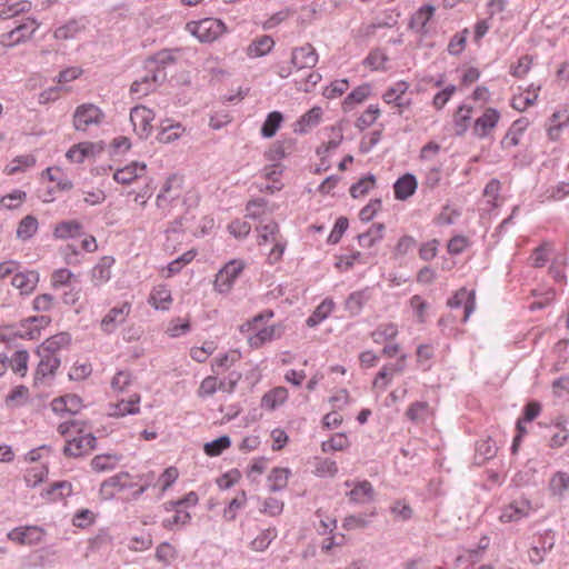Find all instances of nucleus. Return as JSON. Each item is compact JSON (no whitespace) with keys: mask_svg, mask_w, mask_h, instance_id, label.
I'll return each mask as SVG.
<instances>
[{"mask_svg":"<svg viewBox=\"0 0 569 569\" xmlns=\"http://www.w3.org/2000/svg\"><path fill=\"white\" fill-rule=\"evenodd\" d=\"M186 29L200 42H212L227 30L224 23L214 18H204L199 21H190Z\"/></svg>","mask_w":569,"mask_h":569,"instance_id":"1","label":"nucleus"},{"mask_svg":"<svg viewBox=\"0 0 569 569\" xmlns=\"http://www.w3.org/2000/svg\"><path fill=\"white\" fill-rule=\"evenodd\" d=\"M167 80V72L163 70H152L149 66H144V74L139 77L130 88V92L137 98L147 96L156 90Z\"/></svg>","mask_w":569,"mask_h":569,"instance_id":"2","label":"nucleus"},{"mask_svg":"<svg viewBox=\"0 0 569 569\" xmlns=\"http://www.w3.org/2000/svg\"><path fill=\"white\" fill-rule=\"evenodd\" d=\"M556 543V532L552 529H546L537 532L528 551L529 559L532 563L539 565L545 561L546 556L552 550Z\"/></svg>","mask_w":569,"mask_h":569,"instance_id":"3","label":"nucleus"},{"mask_svg":"<svg viewBox=\"0 0 569 569\" xmlns=\"http://www.w3.org/2000/svg\"><path fill=\"white\" fill-rule=\"evenodd\" d=\"M97 443V438L90 432H83L79 429L77 436L67 439L63 447V453L70 458H79L90 453Z\"/></svg>","mask_w":569,"mask_h":569,"instance_id":"4","label":"nucleus"},{"mask_svg":"<svg viewBox=\"0 0 569 569\" xmlns=\"http://www.w3.org/2000/svg\"><path fill=\"white\" fill-rule=\"evenodd\" d=\"M408 90V82L397 81L383 92L382 100L385 103L396 108L395 113L401 116L412 103L411 99L407 97Z\"/></svg>","mask_w":569,"mask_h":569,"instance_id":"5","label":"nucleus"},{"mask_svg":"<svg viewBox=\"0 0 569 569\" xmlns=\"http://www.w3.org/2000/svg\"><path fill=\"white\" fill-rule=\"evenodd\" d=\"M103 119L101 109L92 103L77 107L73 114V127L78 131H87L91 126L99 124Z\"/></svg>","mask_w":569,"mask_h":569,"instance_id":"6","label":"nucleus"},{"mask_svg":"<svg viewBox=\"0 0 569 569\" xmlns=\"http://www.w3.org/2000/svg\"><path fill=\"white\" fill-rule=\"evenodd\" d=\"M131 312V303L128 301L111 308L100 321V330L106 335L116 332L119 326L126 322Z\"/></svg>","mask_w":569,"mask_h":569,"instance_id":"7","label":"nucleus"},{"mask_svg":"<svg viewBox=\"0 0 569 569\" xmlns=\"http://www.w3.org/2000/svg\"><path fill=\"white\" fill-rule=\"evenodd\" d=\"M7 537L21 546H36L43 540L44 530L39 526H20L10 530Z\"/></svg>","mask_w":569,"mask_h":569,"instance_id":"8","label":"nucleus"},{"mask_svg":"<svg viewBox=\"0 0 569 569\" xmlns=\"http://www.w3.org/2000/svg\"><path fill=\"white\" fill-rule=\"evenodd\" d=\"M242 269L243 263L239 260H232L228 262L216 276V290L220 293L229 292Z\"/></svg>","mask_w":569,"mask_h":569,"instance_id":"9","label":"nucleus"},{"mask_svg":"<svg viewBox=\"0 0 569 569\" xmlns=\"http://www.w3.org/2000/svg\"><path fill=\"white\" fill-rule=\"evenodd\" d=\"M154 119L152 110L144 106H137L131 109L130 121L133 126L136 133L141 138L146 139L149 137L152 130L151 122Z\"/></svg>","mask_w":569,"mask_h":569,"instance_id":"10","label":"nucleus"},{"mask_svg":"<svg viewBox=\"0 0 569 569\" xmlns=\"http://www.w3.org/2000/svg\"><path fill=\"white\" fill-rule=\"evenodd\" d=\"M532 507L529 500L521 498L506 506L500 513L501 522H517L530 516Z\"/></svg>","mask_w":569,"mask_h":569,"instance_id":"11","label":"nucleus"},{"mask_svg":"<svg viewBox=\"0 0 569 569\" xmlns=\"http://www.w3.org/2000/svg\"><path fill=\"white\" fill-rule=\"evenodd\" d=\"M318 59L319 56L316 49L311 44L306 43L302 47L292 49L290 62L297 70L311 69L316 67Z\"/></svg>","mask_w":569,"mask_h":569,"instance_id":"12","label":"nucleus"},{"mask_svg":"<svg viewBox=\"0 0 569 569\" xmlns=\"http://www.w3.org/2000/svg\"><path fill=\"white\" fill-rule=\"evenodd\" d=\"M37 23L34 20L18 26L11 31L3 33L0 37V43L4 47H13L26 39L30 38L37 30Z\"/></svg>","mask_w":569,"mask_h":569,"instance_id":"13","label":"nucleus"},{"mask_svg":"<svg viewBox=\"0 0 569 569\" xmlns=\"http://www.w3.org/2000/svg\"><path fill=\"white\" fill-rule=\"evenodd\" d=\"M500 120V112L495 108H487L473 126V132L478 138H486L496 128Z\"/></svg>","mask_w":569,"mask_h":569,"instance_id":"14","label":"nucleus"},{"mask_svg":"<svg viewBox=\"0 0 569 569\" xmlns=\"http://www.w3.org/2000/svg\"><path fill=\"white\" fill-rule=\"evenodd\" d=\"M436 8L431 4L421 6L410 18L409 28L425 37L428 33L427 24L433 17Z\"/></svg>","mask_w":569,"mask_h":569,"instance_id":"15","label":"nucleus"},{"mask_svg":"<svg viewBox=\"0 0 569 569\" xmlns=\"http://www.w3.org/2000/svg\"><path fill=\"white\" fill-rule=\"evenodd\" d=\"M249 331H256L253 335L248 337L250 347L256 349L260 348L266 342L279 339L282 335V329L280 326H269L261 328L260 325H257L256 329H250Z\"/></svg>","mask_w":569,"mask_h":569,"instance_id":"16","label":"nucleus"},{"mask_svg":"<svg viewBox=\"0 0 569 569\" xmlns=\"http://www.w3.org/2000/svg\"><path fill=\"white\" fill-rule=\"evenodd\" d=\"M130 475L120 472L104 480L100 488V493L104 499H111L118 491L131 487L129 483Z\"/></svg>","mask_w":569,"mask_h":569,"instance_id":"17","label":"nucleus"},{"mask_svg":"<svg viewBox=\"0 0 569 569\" xmlns=\"http://www.w3.org/2000/svg\"><path fill=\"white\" fill-rule=\"evenodd\" d=\"M39 282V274L33 270L16 272L11 279V284L17 288L21 295H30Z\"/></svg>","mask_w":569,"mask_h":569,"instance_id":"18","label":"nucleus"},{"mask_svg":"<svg viewBox=\"0 0 569 569\" xmlns=\"http://www.w3.org/2000/svg\"><path fill=\"white\" fill-rule=\"evenodd\" d=\"M548 489L550 496L558 501L566 499L569 495V473L556 471L549 479Z\"/></svg>","mask_w":569,"mask_h":569,"instance_id":"19","label":"nucleus"},{"mask_svg":"<svg viewBox=\"0 0 569 569\" xmlns=\"http://www.w3.org/2000/svg\"><path fill=\"white\" fill-rule=\"evenodd\" d=\"M180 197L179 179L174 176L167 179L160 193L157 197V206L167 209L174 200Z\"/></svg>","mask_w":569,"mask_h":569,"instance_id":"20","label":"nucleus"},{"mask_svg":"<svg viewBox=\"0 0 569 569\" xmlns=\"http://www.w3.org/2000/svg\"><path fill=\"white\" fill-rule=\"evenodd\" d=\"M147 166L143 162L133 161L113 173V179L121 184H130L146 173Z\"/></svg>","mask_w":569,"mask_h":569,"instance_id":"21","label":"nucleus"},{"mask_svg":"<svg viewBox=\"0 0 569 569\" xmlns=\"http://www.w3.org/2000/svg\"><path fill=\"white\" fill-rule=\"evenodd\" d=\"M38 356L40 357V361L34 375L36 383L42 382L47 378H52L60 366V358L58 356L44 353H38Z\"/></svg>","mask_w":569,"mask_h":569,"instance_id":"22","label":"nucleus"},{"mask_svg":"<svg viewBox=\"0 0 569 569\" xmlns=\"http://www.w3.org/2000/svg\"><path fill=\"white\" fill-rule=\"evenodd\" d=\"M448 305L451 308H459L463 306L462 320L466 322L475 310V293L472 291L461 289L452 298L449 299Z\"/></svg>","mask_w":569,"mask_h":569,"instance_id":"23","label":"nucleus"},{"mask_svg":"<svg viewBox=\"0 0 569 569\" xmlns=\"http://www.w3.org/2000/svg\"><path fill=\"white\" fill-rule=\"evenodd\" d=\"M418 182L412 173H406L396 180L393 184L395 198L398 200H407L417 190Z\"/></svg>","mask_w":569,"mask_h":569,"instance_id":"24","label":"nucleus"},{"mask_svg":"<svg viewBox=\"0 0 569 569\" xmlns=\"http://www.w3.org/2000/svg\"><path fill=\"white\" fill-rule=\"evenodd\" d=\"M114 259L108 256L102 257L91 270V280L94 287H101L111 278V267Z\"/></svg>","mask_w":569,"mask_h":569,"instance_id":"25","label":"nucleus"},{"mask_svg":"<svg viewBox=\"0 0 569 569\" xmlns=\"http://www.w3.org/2000/svg\"><path fill=\"white\" fill-rule=\"evenodd\" d=\"M82 407V400L77 395H66L59 398H56L51 402L52 411L56 413L68 412L71 415H76Z\"/></svg>","mask_w":569,"mask_h":569,"instance_id":"26","label":"nucleus"},{"mask_svg":"<svg viewBox=\"0 0 569 569\" xmlns=\"http://www.w3.org/2000/svg\"><path fill=\"white\" fill-rule=\"evenodd\" d=\"M71 341V337L67 332H60L48 339L38 348V353H44L49 356H57V352L66 348Z\"/></svg>","mask_w":569,"mask_h":569,"instance_id":"27","label":"nucleus"},{"mask_svg":"<svg viewBox=\"0 0 569 569\" xmlns=\"http://www.w3.org/2000/svg\"><path fill=\"white\" fill-rule=\"evenodd\" d=\"M550 439L549 447L552 449L561 448L566 445L569 439V430L566 428V421L562 418H558L549 428Z\"/></svg>","mask_w":569,"mask_h":569,"instance_id":"28","label":"nucleus"},{"mask_svg":"<svg viewBox=\"0 0 569 569\" xmlns=\"http://www.w3.org/2000/svg\"><path fill=\"white\" fill-rule=\"evenodd\" d=\"M183 132L184 128L179 122H172L171 120L167 119L161 122L157 139L162 143H171L179 139Z\"/></svg>","mask_w":569,"mask_h":569,"instance_id":"29","label":"nucleus"},{"mask_svg":"<svg viewBox=\"0 0 569 569\" xmlns=\"http://www.w3.org/2000/svg\"><path fill=\"white\" fill-rule=\"evenodd\" d=\"M289 392L284 387H276L263 395L261 407L267 410H274L283 405L288 399Z\"/></svg>","mask_w":569,"mask_h":569,"instance_id":"30","label":"nucleus"},{"mask_svg":"<svg viewBox=\"0 0 569 569\" xmlns=\"http://www.w3.org/2000/svg\"><path fill=\"white\" fill-rule=\"evenodd\" d=\"M528 124L529 121L526 118L516 120L501 140L502 148H511L519 144L520 137L527 129Z\"/></svg>","mask_w":569,"mask_h":569,"instance_id":"31","label":"nucleus"},{"mask_svg":"<svg viewBox=\"0 0 569 569\" xmlns=\"http://www.w3.org/2000/svg\"><path fill=\"white\" fill-rule=\"evenodd\" d=\"M431 415V408L426 401L412 402L406 411V417L413 423H423Z\"/></svg>","mask_w":569,"mask_h":569,"instance_id":"32","label":"nucleus"},{"mask_svg":"<svg viewBox=\"0 0 569 569\" xmlns=\"http://www.w3.org/2000/svg\"><path fill=\"white\" fill-rule=\"evenodd\" d=\"M322 110L319 107L311 108L308 112H306L296 123L295 131L299 133H305L311 128L316 127L321 119Z\"/></svg>","mask_w":569,"mask_h":569,"instance_id":"33","label":"nucleus"},{"mask_svg":"<svg viewBox=\"0 0 569 569\" xmlns=\"http://www.w3.org/2000/svg\"><path fill=\"white\" fill-rule=\"evenodd\" d=\"M290 470L287 468H273L268 476V488L272 492L283 490L289 480Z\"/></svg>","mask_w":569,"mask_h":569,"instance_id":"34","label":"nucleus"},{"mask_svg":"<svg viewBox=\"0 0 569 569\" xmlns=\"http://www.w3.org/2000/svg\"><path fill=\"white\" fill-rule=\"evenodd\" d=\"M351 501L357 503H365L373 498V487L367 481L358 482L348 493Z\"/></svg>","mask_w":569,"mask_h":569,"instance_id":"35","label":"nucleus"},{"mask_svg":"<svg viewBox=\"0 0 569 569\" xmlns=\"http://www.w3.org/2000/svg\"><path fill=\"white\" fill-rule=\"evenodd\" d=\"M82 233V226L76 220H68L58 223L53 234L58 239L74 238Z\"/></svg>","mask_w":569,"mask_h":569,"instance_id":"36","label":"nucleus"},{"mask_svg":"<svg viewBox=\"0 0 569 569\" xmlns=\"http://www.w3.org/2000/svg\"><path fill=\"white\" fill-rule=\"evenodd\" d=\"M257 231L259 233V246L271 243L281 237L279 232V227L274 221H269L262 224L261 220L260 224L257 227Z\"/></svg>","mask_w":569,"mask_h":569,"instance_id":"37","label":"nucleus"},{"mask_svg":"<svg viewBox=\"0 0 569 569\" xmlns=\"http://www.w3.org/2000/svg\"><path fill=\"white\" fill-rule=\"evenodd\" d=\"M385 224L375 223L367 232L358 236L359 244L362 248H371L383 238Z\"/></svg>","mask_w":569,"mask_h":569,"instance_id":"38","label":"nucleus"},{"mask_svg":"<svg viewBox=\"0 0 569 569\" xmlns=\"http://www.w3.org/2000/svg\"><path fill=\"white\" fill-rule=\"evenodd\" d=\"M335 302L331 299H325L307 319V326L313 328L322 322L332 312Z\"/></svg>","mask_w":569,"mask_h":569,"instance_id":"39","label":"nucleus"},{"mask_svg":"<svg viewBox=\"0 0 569 569\" xmlns=\"http://www.w3.org/2000/svg\"><path fill=\"white\" fill-rule=\"evenodd\" d=\"M274 41L270 36H261L254 40L247 49V53L251 58L266 56L271 51Z\"/></svg>","mask_w":569,"mask_h":569,"instance_id":"40","label":"nucleus"},{"mask_svg":"<svg viewBox=\"0 0 569 569\" xmlns=\"http://www.w3.org/2000/svg\"><path fill=\"white\" fill-rule=\"evenodd\" d=\"M371 93V87L368 83L355 88L345 99L343 109L351 110L356 104L363 102Z\"/></svg>","mask_w":569,"mask_h":569,"instance_id":"41","label":"nucleus"},{"mask_svg":"<svg viewBox=\"0 0 569 569\" xmlns=\"http://www.w3.org/2000/svg\"><path fill=\"white\" fill-rule=\"evenodd\" d=\"M140 396L134 395L129 400H120L110 413L114 417H124L127 415H136L139 412Z\"/></svg>","mask_w":569,"mask_h":569,"instance_id":"42","label":"nucleus"},{"mask_svg":"<svg viewBox=\"0 0 569 569\" xmlns=\"http://www.w3.org/2000/svg\"><path fill=\"white\" fill-rule=\"evenodd\" d=\"M240 352L230 351L214 358L211 365L212 372L214 375H219L220 372L228 370L231 366L240 360Z\"/></svg>","mask_w":569,"mask_h":569,"instance_id":"43","label":"nucleus"},{"mask_svg":"<svg viewBox=\"0 0 569 569\" xmlns=\"http://www.w3.org/2000/svg\"><path fill=\"white\" fill-rule=\"evenodd\" d=\"M329 131L328 141L317 149L319 156H325L336 150L343 140L342 129L340 127H330Z\"/></svg>","mask_w":569,"mask_h":569,"instance_id":"44","label":"nucleus"},{"mask_svg":"<svg viewBox=\"0 0 569 569\" xmlns=\"http://www.w3.org/2000/svg\"><path fill=\"white\" fill-rule=\"evenodd\" d=\"M283 121V116L279 111H272L267 116L262 127L261 136L263 138H272Z\"/></svg>","mask_w":569,"mask_h":569,"instance_id":"45","label":"nucleus"},{"mask_svg":"<svg viewBox=\"0 0 569 569\" xmlns=\"http://www.w3.org/2000/svg\"><path fill=\"white\" fill-rule=\"evenodd\" d=\"M368 292L366 290L355 291L349 295L346 300V310L352 316H357L361 312L365 303L368 300Z\"/></svg>","mask_w":569,"mask_h":569,"instance_id":"46","label":"nucleus"},{"mask_svg":"<svg viewBox=\"0 0 569 569\" xmlns=\"http://www.w3.org/2000/svg\"><path fill=\"white\" fill-rule=\"evenodd\" d=\"M119 461L120 457L117 455H98L91 460V467L98 472H103L114 469Z\"/></svg>","mask_w":569,"mask_h":569,"instance_id":"47","label":"nucleus"},{"mask_svg":"<svg viewBox=\"0 0 569 569\" xmlns=\"http://www.w3.org/2000/svg\"><path fill=\"white\" fill-rule=\"evenodd\" d=\"M176 61L174 53L171 50H161L152 58L147 60V66L152 70L159 69L166 71L167 66L173 64Z\"/></svg>","mask_w":569,"mask_h":569,"instance_id":"48","label":"nucleus"},{"mask_svg":"<svg viewBox=\"0 0 569 569\" xmlns=\"http://www.w3.org/2000/svg\"><path fill=\"white\" fill-rule=\"evenodd\" d=\"M171 302L170 291L166 287H157L152 290L149 303L156 309L167 310Z\"/></svg>","mask_w":569,"mask_h":569,"instance_id":"49","label":"nucleus"},{"mask_svg":"<svg viewBox=\"0 0 569 569\" xmlns=\"http://www.w3.org/2000/svg\"><path fill=\"white\" fill-rule=\"evenodd\" d=\"M277 538L276 528H268L262 530L250 543L253 551L262 552L270 543Z\"/></svg>","mask_w":569,"mask_h":569,"instance_id":"50","label":"nucleus"},{"mask_svg":"<svg viewBox=\"0 0 569 569\" xmlns=\"http://www.w3.org/2000/svg\"><path fill=\"white\" fill-rule=\"evenodd\" d=\"M497 445L491 439L481 440L476 447V459L477 462L483 463L487 460L493 458L497 453Z\"/></svg>","mask_w":569,"mask_h":569,"instance_id":"51","label":"nucleus"},{"mask_svg":"<svg viewBox=\"0 0 569 569\" xmlns=\"http://www.w3.org/2000/svg\"><path fill=\"white\" fill-rule=\"evenodd\" d=\"M51 182L61 191H67L72 188L71 180L64 174L60 168H47L43 172Z\"/></svg>","mask_w":569,"mask_h":569,"instance_id":"52","label":"nucleus"},{"mask_svg":"<svg viewBox=\"0 0 569 569\" xmlns=\"http://www.w3.org/2000/svg\"><path fill=\"white\" fill-rule=\"evenodd\" d=\"M83 27V23H81L80 21H69L66 24L56 29L54 38L59 40L73 39L77 37L78 33L82 31Z\"/></svg>","mask_w":569,"mask_h":569,"instance_id":"53","label":"nucleus"},{"mask_svg":"<svg viewBox=\"0 0 569 569\" xmlns=\"http://www.w3.org/2000/svg\"><path fill=\"white\" fill-rule=\"evenodd\" d=\"M398 335V327L395 323L380 325L371 332V338L376 343H383L388 340L395 339Z\"/></svg>","mask_w":569,"mask_h":569,"instance_id":"54","label":"nucleus"},{"mask_svg":"<svg viewBox=\"0 0 569 569\" xmlns=\"http://www.w3.org/2000/svg\"><path fill=\"white\" fill-rule=\"evenodd\" d=\"M190 520L191 515L182 508H179L174 511L172 517L163 519L161 525L164 529L174 530L178 527L186 526Z\"/></svg>","mask_w":569,"mask_h":569,"instance_id":"55","label":"nucleus"},{"mask_svg":"<svg viewBox=\"0 0 569 569\" xmlns=\"http://www.w3.org/2000/svg\"><path fill=\"white\" fill-rule=\"evenodd\" d=\"M369 256L363 254L359 251L352 252L350 254L341 256L337 262V268L342 271H348L357 263L366 264L368 263Z\"/></svg>","mask_w":569,"mask_h":569,"instance_id":"56","label":"nucleus"},{"mask_svg":"<svg viewBox=\"0 0 569 569\" xmlns=\"http://www.w3.org/2000/svg\"><path fill=\"white\" fill-rule=\"evenodd\" d=\"M93 144L90 142H82L73 146L68 150L66 157L68 160L74 163H81L92 152Z\"/></svg>","mask_w":569,"mask_h":569,"instance_id":"57","label":"nucleus"},{"mask_svg":"<svg viewBox=\"0 0 569 569\" xmlns=\"http://www.w3.org/2000/svg\"><path fill=\"white\" fill-rule=\"evenodd\" d=\"M38 230V220L32 216L24 217L17 229V236L19 239H30Z\"/></svg>","mask_w":569,"mask_h":569,"instance_id":"58","label":"nucleus"},{"mask_svg":"<svg viewBox=\"0 0 569 569\" xmlns=\"http://www.w3.org/2000/svg\"><path fill=\"white\" fill-rule=\"evenodd\" d=\"M471 112L472 108L467 104H462L458 108L455 114V126L457 134H462L468 129V123L471 119Z\"/></svg>","mask_w":569,"mask_h":569,"instance_id":"59","label":"nucleus"},{"mask_svg":"<svg viewBox=\"0 0 569 569\" xmlns=\"http://www.w3.org/2000/svg\"><path fill=\"white\" fill-rule=\"evenodd\" d=\"M231 445V440L228 436H221L210 442H207L203 447L206 455L210 457H217L221 455Z\"/></svg>","mask_w":569,"mask_h":569,"instance_id":"60","label":"nucleus"},{"mask_svg":"<svg viewBox=\"0 0 569 569\" xmlns=\"http://www.w3.org/2000/svg\"><path fill=\"white\" fill-rule=\"evenodd\" d=\"M379 114V107L377 104H370L367 110L357 119L356 127L360 130H365L375 123Z\"/></svg>","mask_w":569,"mask_h":569,"instance_id":"61","label":"nucleus"},{"mask_svg":"<svg viewBox=\"0 0 569 569\" xmlns=\"http://www.w3.org/2000/svg\"><path fill=\"white\" fill-rule=\"evenodd\" d=\"M29 355L26 350H18L10 359L11 369L20 376H24L28 369Z\"/></svg>","mask_w":569,"mask_h":569,"instance_id":"62","label":"nucleus"},{"mask_svg":"<svg viewBox=\"0 0 569 569\" xmlns=\"http://www.w3.org/2000/svg\"><path fill=\"white\" fill-rule=\"evenodd\" d=\"M247 497L242 491L240 496L233 498L223 511V518L228 521H233L237 518V511L246 506Z\"/></svg>","mask_w":569,"mask_h":569,"instance_id":"63","label":"nucleus"},{"mask_svg":"<svg viewBox=\"0 0 569 569\" xmlns=\"http://www.w3.org/2000/svg\"><path fill=\"white\" fill-rule=\"evenodd\" d=\"M376 182L375 176L369 174L358 182L353 183L350 188V194L353 198H359L365 196L371 188H373Z\"/></svg>","mask_w":569,"mask_h":569,"instance_id":"64","label":"nucleus"}]
</instances>
